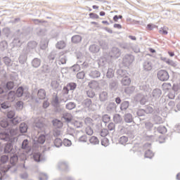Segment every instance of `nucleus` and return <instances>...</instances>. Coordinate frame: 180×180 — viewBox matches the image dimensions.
Instances as JSON below:
<instances>
[{"label":"nucleus","mask_w":180,"mask_h":180,"mask_svg":"<svg viewBox=\"0 0 180 180\" xmlns=\"http://www.w3.org/2000/svg\"><path fill=\"white\" fill-rule=\"evenodd\" d=\"M135 101L136 102H139L141 105H146L148 102L147 96H144L141 94H138L135 96Z\"/></svg>","instance_id":"12"},{"label":"nucleus","mask_w":180,"mask_h":180,"mask_svg":"<svg viewBox=\"0 0 180 180\" xmlns=\"http://www.w3.org/2000/svg\"><path fill=\"white\" fill-rule=\"evenodd\" d=\"M136 115L139 117L140 120H146L147 118V114H146V111H144V108L139 109L136 111Z\"/></svg>","instance_id":"22"},{"label":"nucleus","mask_w":180,"mask_h":180,"mask_svg":"<svg viewBox=\"0 0 180 180\" xmlns=\"http://www.w3.org/2000/svg\"><path fill=\"white\" fill-rule=\"evenodd\" d=\"M9 161V157L8 155H2L0 158V180H5L9 178V176L6 172L10 171V172L15 173L18 171V167H11L9 165H5Z\"/></svg>","instance_id":"1"},{"label":"nucleus","mask_w":180,"mask_h":180,"mask_svg":"<svg viewBox=\"0 0 180 180\" xmlns=\"http://www.w3.org/2000/svg\"><path fill=\"white\" fill-rule=\"evenodd\" d=\"M31 65L33 67V68H39L40 65H41V59L39 58H34L32 61H31Z\"/></svg>","instance_id":"24"},{"label":"nucleus","mask_w":180,"mask_h":180,"mask_svg":"<svg viewBox=\"0 0 180 180\" xmlns=\"http://www.w3.org/2000/svg\"><path fill=\"white\" fill-rule=\"evenodd\" d=\"M27 49H23L22 53L20 54L18 60L20 64H25L27 61Z\"/></svg>","instance_id":"14"},{"label":"nucleus","mask_w":180,"mask_h":180,"mask_svg":"<svg viewBox=\"0 0 180 180\" xmlns=\"http://www.w3.org/2000/svg\"><path fill=\"white\" fill-rule=\"evenodd\" d=\"M88 85L91 89H99V82H98V81H91L89 82Z\"/></svg>","instance_id":"36"},{"label":"nucleus","mask_w":180,"mask_h":180,"mask_svg":"<svg viewBox=\"0 0 180 180\" xmlns=\"http://www.w3.org/2000/svg\"><path fill=\"white\" fill-rule=\"evenodd\" d=\"M162 95V91L160 89H155L152 91V96L155 98V99H158L159 98H161V96Z\"/></svg>","instance_id":"29"},{"label":"nucleus","mask_w":180,"mask_h":180,"mask_svg":"<svg viewBox=\"0 0 180 180\" xmlns=\"http://www.w3.org/2000/svg\"><path fill=\"white\" fill-rule=\"evenodd\" d=\"M106 77L108 79L113 78L115 77V70L112 68H108L106 72Z\"/></svg>","instance_id":"49"},{"label":"nucleus","mask_w":180,"mask_h":180,"mask_svg":"<svg viewBox=\"0 0 180 180\" xmlns=\"http://www.w3.org/2000/svg\"><path fill=\"white\" fill-rule=\"evenodd\" d=\"M15 108L17 110H22V109H23V103L22 101H18L15 103Z\"/></svg>","instance_id":"64"},{"label":"nucleus","mask_w":180,"mask_h":180,"mask_svg":"<svg viewBox=\"0 0 180 180\" xmlns=\"http://www.w3.org/2000/svg\"><path fill=\"white\" fill-rule=\"evenodd\" d=\"M134 61V56L131 54H126L122 59V63L125 67H129Z\"/></svg>","instance_id":"7"},{"label":"nucleus","mask_w":180,"mask_h":180,"mask_svg":"<svg viewBox=\"0 0 180 180\" xmlns=\"http://www.w3.org/2000/svg\"><path fill=\"white\" fill-rule=\"evenodd\" d=\"M162 88L165 89V91H169L172 89V85L171 83H163Z\"/></svg>","instance_id":"61"},{"label":"nucleus","mask_w":180,"mask_h":180,"mask_svg":"<svg viewBox=\"0 0 180 180\" xmlns=\"http://www.w3.org/2000/svg\"><path fill=\"white\" fill-rule=\"evenodd\" d=\"M116 108H117L116 103L110 101L107 105L106 110L108 113H113L116 110Z\"/></svg>","instance_id":"16"},{"label":"nucleus","mask_w":180,"mask_h":180,"mask_svg":"<svg viewBox=\"0 0 180 180\" xmlns=\"http://www.w3.org/2000/svg\"><path fill=\"white\" fill-rule=\"evenodd\" d=\"M109 99H110L109 91L103 90L98 93V103H101V105H103V103H108V102H109Z\"/></svg>","instance_id":"4"},{"label":"nucleus","mask_w":180,"mask_h":180,"mask_svg":"<svg viewBox=\"0 0 180 180\" xmlns=\"http://www.w3.org/2000/svg\"><path fill=\"white\" fill-rule=\"evenodd\" d=\"M36 47H37V42L35 41H31L27 43V46L24 48L23 50H27V53H33L34 50H36Z\"/></svg>","instance_id":"11"},{"label":"nucleus","mask_w":180,"mask_h":180,"mask_svg":"<svg viewBox=\"0 0 180 180\" xmlns=\"http://www.w3.org/2000/svg\"><path fill=\"white\" fill-rule=\"evenodd\" d=\"M51 123L55 129H61L63 127V122L58 119H53Z\"/></svg>","instance_id":"32"},{"label":"nucleus","mask_w":180,"mask_h":180,"mask_svg":"<svg viewBox=\"0 0 180 180\" xmlns=\"http://www.w3.org/2000/svg\"><path fill=\"white\" fill-rule=\"evenodd\" d=\"M143 110L146 115H151L154 112V108L151 105H146Z\"/></svg>","instance_id":"50"},{"label":"nucleus","mask_w":180,"mask_h":180,"mask_svg":"<svg viewBox=\"0 0 180 180\" xmlns=\"http://www.w3.org/2000/svg\"><path fill=\"white\" fill-rule=\"evenodd\" d=\"M15 86V83L12 81H8L6 82V84L4 85L5 89H8V91H11V89H13Z\"/></svg>","instance_id":"46"},{"label":"nucleus","mask_w":180,"mask_h":180,"mask_svg":"<svg viewBox=\"0 0 180 180\" xmlns=\"http://www.w3.org/2000/svg\"><path fill=\"white\" fill-rule=\"evenodd\" d=\"M144 157L145 158H150V160H151V158L154 157V153H153L151 150L148 149L146 150Z\"/></svg>","instance_id":"52"},{"label":"nucleus","mask_w":180,"mask_h":180,"mask_svg":"<svg viewBox=\"0 0 180 180\" xmlns=\"http://www.w3.org/2000/svg\"><path fill=\"white\" fill-rule=\"evenodd\" d=\"M8 49V42L6 41H1L0 42V49L1 51H5Z\"/></svg>","instance_id":"60"},{"label":"nucleus","mask_w":180,"mask_h":180,"mask_svg":"<svg viewBox=\"0 0 180 180\" xmlns=\"http://www.w3.org/2000/svg\"><path fill=\"white\" fill-rule=\"evenodd\" d=\"M22 36L23 35L19 34V30H18L13 39V46H16L17 47H20V46H22V43H23V41H22Z\"/></svg>","instance_id":"6"},{"label":"nucleus","mask_w":180,"mask_h":180,"mask_svg":"<svg viewBox=\"0 0 180 180\" xmlns=\"http://www.w3.org/2000/svg\"><path fill=\"white\" fill-rule=\"evenodd\" d=\"M89 141L91 144H93V146H96V144H99V139L95 136H91L89 139Z\"/></svg>","instance_id":"54"},{"label":"nucleus","mask_w":180,"mask_h":180,"mask_svg":"<svg viewBox=\"0 0 180 180\" xmlns=\"http://www.w3.org/2000/svg\"><path fill=\"white\" fill-rule=\"evenodd\" d=\"M81 63H82V60H77V63L72 67H70V70L73 72H78L79 70H81Z\"/></svg>","instance_id":"34"},{"label":"nucleus","mask_w":180,"mask_h":180,"mask_svg":"<svg viewBox=\"0 0 180 180\" xmlns=\"http://www.w3.org/2000/svg\"><path fill=\"white\" fill-rule=\"evenodd\" d=\"M71 41L73 44H79L82 41V37L79 34L73 35Z\"/></svg>","instance_id":"23"},{"label":"nucleus","mask_w":180,"mask_h":180,"mask_svg":"<svg viewBox=\"0 0 180 180\" xmlns=\"http://www.w3.org/2000/svg\"><path fill=\"white\" fill-rule=\"evenodd\" d=\"M86 94L87 98H89L90 99H94V98H95V96L96 95L95 94V91L92 89L86 91Z\"/></svg>","instance_id":"47"},{"label":"nucleus","mask_w":180,"mask_h":180,"mask_svg":"<svg viewBox=\"0 0 180 180\" xmlns=\"http://www.w3.org/2000/svg\"><path fill=\"white\" fill-rule=\"evenodd\" d=\"M16 124H19V120H3L0 122L1 127L3 129H8L11 130L13 126H16Z\"/></svg>","instance_id":"3"},{"label":"nucleus","mask_w":180,"mask_h":180,"mask_svg":"<svg viewBox=\"0 0 180 180\" xmlns=\"http://www.w3.org/2000/svg\"><path fill=\"white\" fill-rule=\"evenodd\" d=\"M157 77L159 81L165 82L169 79V73L166 70H160L157 72Z\"/></svg>","instance_id":"5"},{"label":"nucleus","mask_w":180,"mask_h":180,"mask_svg":"<svg viewBox=\"0 0 180 180\" xmlns=\"http://www.w3.org/2000/svg\"><path fill=\"white\" fill-rule=\"evenodd\" d=\"M46 99V90L44 89H40L37 91V97L35 99L37 103H40V101Z\"/></svg>","instance_id":"10"},{"label":"nucleus","mask_w":180,"mask_h":180,"mask_svg":"<svg viewBox=\"0 0 180 180\" xmlns=\"http://www.w3.org/2000/svg\"><path fill=\"white\" fill-rule=\"evenodd\" d=\"M124 120L125 123H133V122H134L133 115L129 112L125 113L124 115Z\"/></svg>","instance_id":"31"},{"label":"nucleus","mask_w":180,"mask_h":180,"mask_svg":"<svg viewBox=\"0 0 180 180\" xmlns=\"http://www.w3.org/2000/svg\"><path fill=\"white\" fill-rule=\"evenodd\" d=\"M142 69L145 72H148L153 70V63L150 60H145L142 63Z\"/></svg>","instance_id":"13"},{"label":"nucleus","mask_w":180,"mask_h":180,"mask_svg":"<svg viewBox=\"0 0 180 180\" xmlns=\"http://www.w3.org/2000/svg\"><path fill=\"white\" fill-rule=\"evenodd\" d=\"M66 85L69 87L70 91H75L77 89V85L75 82H69Z\"/></svg>","instance_id":"59"},{"label":"nucleus","mask_w":180,"mask_h":180,"mask_svg":"<svg viewBox=\"0 0 180 180\" xmlns=\"http://www.w3.org/2000/svg\"><path fill=\"white\" fill-rule=\"evenodd\" d=\"M120 47L123 49L124 50H129L130 49V44H127L126 42H122L119 44Z\"/></svg>","instance_id":"62"},{"label":"nucleus","mask_w":180,"mask_h":180,"mask_svg":"<svg viewBox=\"0 0 180 180\" xmlns=\"http://www.w3.org/2000/svg\"><path fill=\"white\" fill-rule=\"evenodd\" d=\"M11 104L9 101H4L0 103V110L3 112V113L6 112V110H9L8 109L11 108Z\"/></svg>","instance_id":"15"},{"label":"nucleus","mask_w":180,"mask_h":180,"mask_svg":"<svg viewBox=\"0 0 180 180\" xmlns=\"http://www.w3.org/2000/svg\"><path fill=\"white\" fill-rule=\"evenodd\" d=\"M83 105L88 109L91 108V105H92V100L91 98H86L83 101Z\"/></svg>","instance_id":"51"},{"label":"nucleus","mask_w":180,"mask_h":180,"mask_svg":"<svg viewBox=\"0 0 180 180\" xmlns=\"http://www.w3.org/2000/svg\"><path fill=\"white\" fill-rule=\"evenodd\" d=\"M75 108H77V103L72 101L68 102L65 104V109H67V110H74Z\"/></svg>","instance_id":"37"},{"label":"nucleus","mask_w":180,"mask_h":180,"mask_svg":"<svg viewBox=\"0 0 180 180\" xmlns=\"http://www.w3.org/2000/svg\"><path fill=\"white\" fill-rule=\"evenodd\" d=\"M53 144H54L55 147H56L57 148H60V147H61V146H63V141L60 138H56L53 141Z\"/></svg>","instance_id":"48"},{"label":"nucleus","mask_w":180,"mask_h":180,"mask_svg":"<svg viewBox=\"0 0 180 180\" xmlns=\"http://www.w3.org/2000/svg\"><path fill=\"white\" fill-rule=\"evenodd\" d=\"M46 136L47 134H46V132H42L38 137L34 139V144H43L44 143H46Z\"/></svg>","instance_id":"8"},{"label":"nucleus","mask_w":180,"mask_h":180,"mask_svg":"<svg viewBox=\"0 0 180 180\" xmlns=\"http://www.w3.org/2000/svg\"><path fill=\"white\" fill-rule=\"evenodd\" d=\"M90 78L96 79L101 77V72L96 69H91L89 73Z\"/></svg>","instance_id":"19"},{"label":"nucleus","mask_w":180,"mask_h":180,"mask_svg":"<svg viewBox=\"0 0 180 180\" xmlns=\"http://www.w3.org/2000/svg\"><path fill=\"white\" fill-rule=\"evenodd\" d=\"M4 113H6V117L8 119V120H18V118L15 117V115H16L15 110H6V112Z\"/></svg>","instance_id":"18"},{"label":"nucleus","mask_w":180,"mask_h":180,"mask_svg":"<svg viewBox=\"0 0 180 180\" xmlns=\"http://www.w3.org/2000/svg\"><path fill=\"white\" fill-rule=\"evenodd\" d=\"M19 131L21 134H24V133H27V124L25 122H22L19 126Z\"/></svg>","instance_id":"39"},{"label":"nucleus","mask_w":180,"mask_h":180,"mask_svg":"<svg viewBox=\"0 0 180 180\" xmlns=\"http://www.w3.org/2000/svg\"><path fill=\"white\" fill-rule=\"evenodd\" d=\"M21 148H22V150H26L27 153H30V151L32 150V148L29 146V140L27 139L23 140L21 144Z\"/></svg>","instance_id":"26"},{"label":"nucleus","mask_w":180,"mask_h":180,"mask_svg":"<svg viewBox=\"0 0 180 180\" xmlns=\"http://www.w3.org/2000/svg\"><path fill=\"white\" fill-rule=\"evenodd\" d=\"M109 88L110 91H115V89H117V82L115 80H112L109 83Z\"/></svg>","instance_id":"45"},{"label":"nucleus","mask_w":180,"mask_h":180,"mask_svg":"<svg viewBox=\"0 0 180 180\" xmlns=\"http://www.w3.org/2000/svg\"><path fill=\"white\" fill-rule=\"evenodd\" d=\"M73 124L76 129H82L84 127V122L76 120L74 122Z\"/></svg>","instance_id":"58"},{"label":"nucleus","mask_w":180,"mask_h":180,"mask_svg":"<svg viewBox=\"0 0 180 180\" xmlns=\"http://www.w3.org/2000/svg\"><path fill=\"white\" fill-rule=\"evenodd\" d=\"M121 84L123 86H129L130 84H131V79L128 76H125L121 80Z\"/></svg>","instance_id":"33"},{"label":"nucleus","mask_w":180,"mask_h":180,"mask_svg":"<svg viewBox=\"0 0 180 180\" xmlns=\"http://www.w3.org/2000/svg\"><path fill=\"white\" fill-rule=\"evenodd\" d=\"M42 70V72H45L46 74H49L50 72H51V67H50V65H44L41 67Z\"/></svg>","instance_id":"53"},{"label":"nucleus","mask_w":180,"mask_h":180,"mask_svg":"<svg viewBox=\"0 0 180 180\" xmlns=\"http://www.w3.org/2000/svg\"><path fill=\"white\" fill-rule=\"evenodd\" d=\"M37 36H45L46 35V30L41 28L37 29Z\"/></svg>","instance_id":"63"},{"label":"nucleus","mask_w":180,"mask_h":180,"mask_svg":"<svg viewBox=\"0 0 180 180\" xmlns=\"http://www.w3.org/2000/svg\"><path fill=\"white\" fill-rule=\"evenodd\" d=\"M122 52L120 49L116 46L112 47L110 51V57H111V58H119Z\"/></svg>","instance_id":"9"},{"label":"nucleus","mask_w":180,"mask_h":180,"mask_svg":"<svg viewBox=\"0 0 180 180\" xmlns=\"http://www.w3.org/2000/svg\"><path fill=\"white\" fill-rule=\"evenodd\" d=\"M52 106H53V108H58L60 106V98H58V95H56L53 99H52Z\"/></svg>","instance_id":"38"},{"label":"nucleus","mask_w":180,"mask_h":180,"mask_svg":"<svg viewBox=\"0 0 180 180\" xmlns=\"http://www.w3.org/2000/svg\"><path fill=\"white\" fill-rule=\"evenodd\" d=\"M89 50L90 53H92L93 54H96V53L101 51V47L97 44H92L90 45Z\"/></svg>","instance_id":"30"},{"label":"nucleus","mask_w":180,"mask_h":180,"mask_svg":"<svg viewBox=\"0 0 180 180\" xmlns=\"http://www.w3.org/2000/svg\"><path fill=\"white\" fill-rule=\"evenodd\" d=\"M58 169L60 171H68V163L64 161H60L58 164Z\"/></svg>","instance_id":"27"},{"label":"nucleus","mask_w":180,"mask_h":180,"mask_svg":"<svg viewBox=\"0 0 180 180\" xmlns=\"http://www.w3.org/2000/svg\"><path fill=\"white\" fill-rule=\"evenodd\" d=\"M18 161H19V157L18 156V155L12 153L10 157V165H11V167H16Z\"/></svg>","instance_id":"17"},{"label":"nucleus","mask_w":180,"mask_h":180,"mask_svg":"<svg viewBox=\"0 0 180 180\" xmlns=\"http://www.w3.org/2000/svg\"><path fill=\"white\" fill-rule=\"evenodd\" d=\"M129 106H130L129 101H122L120 104V109L123 112V111L127 110Z\"/></svg>","instance_id":"35"},{"label":"nucleus","mask_w":180,"mask_h":180,"mask_svg":"<svg viewBox=\"0 0 180 180\" xmlns=\"http://www.w3.org/2000/svg\"><path fill=\"white\" fill-rule=\"evenodd\" d=\"M15 93L17 98H22L25 94V89L22 86H19Z\"/></svg>","instance_id":"42"},{"label":"nucleus","mask_w":180,"mask_h":180,"mask_svg":"<svg viewBox=\"0 0 180 180\" xmlns=\"http://www.w3.org/2000/svg\"><path fill=\"white\" fill-rule=\"evenodd\" d=\"M6 99H7V101H8V102H13V101H15V99H16V94L15 93V91H10L5 97Z\"/></svg>","instance_id":"21"},{"label":"nucleus","mask_w":180,"mask_h":180,"mask_svg":"<svg viewBox=\"0 0 180 180\" xmlns=\"http://www.w3.org/2000/svg\"><path fill=\"white\" fill-rule=\"evenodd\" d=\"M32 158L36 162H41V161L44 160L43 158V154L39 152L34 153L32 155Z\"/></svg>","instance_id":"20"},{"label":"nucleus","mask_w":180,"mask_h":180,"mask_svg":"<svg viewBox=\"0 0 180 180\" xmlns=\"http://www.w3.org/2000/svg\"><path fill=\"white\" fill-rule=\"evenodd\" d=\"M56 49L58 50H63V49H65L67 47V43L64 41H59L56 44Z\"/></svg>","instance_id":"43"},{"label":"nucleus","mask_w":180,"mask_h":180,"mask_svg":"<svg viewBox=\"0 0 180 180\" xmlns=\"http://www.w3.org/2000/svg\"><path fill=\"white\" fill-rule=\"evenodd\" d=\"M44 123H42V122H38L37 123H35L34 124V127H37V129H41V131L42 132H45L44 130Z\"/></svg>","instance_id":"56"},{"label":"nucleus","mask_w":180,"mask_h":180,"mask_svg":"<svg viewBox=\"0 0 180 180\" xmlns=\"http://www.w3.org/2000/svg\"><path fill=\"white\" fill-rule=\"evenodd\" d=\"M113 122L117 124H120L123 122V118L120 114H115L113 116Z\"/></svg>","instance_id":"40"},{"label":"nucleus","mask_w":180,"mask_h":180,"mask_svg":"<svg viewBox=\"0 0 180 180\" xmlns=\"http://www.w3.org/2000/svg\"><path fill=\"white\" fill-rule=\"evenodd\" d=\"M98 65L99 68H106V65H108V61L106 60V58H101L99 59L98 62Z\"/></svg>","instance_id":"41"},{"label":"nucleus","mask_w":180,"mask_h":180,"mask_svg":"<svg viewBox=\"0 0 180 180\" xmlns=\"http://www.w3.org/2000/svg\"><path fill=\"white\" fill-rule=\"evenodd\" d=\"M48 44H49V41H47L46 39L41 40L40 42L41 50H46V49H47Z\"/></svg>","instance_id":"57"},{"label":"nucleus","mask_w":180,"mask_h":180,"mask_svg":"<svg viewBox=\"0 0 180 180\" xmlns=\"http://www.w3.org/2000/svg\"><path fill=\"white\" fill-rule=\"evenodd\" d=\"M134 91H136V87L134 86L127 87L124 89V92L127 95H131L134 93Z\"/></svg>","instance_id":"44"},{"label":"nucleus","mask_w":180,"mask_h":180,"mask_svg":"<svg viewBox=\"0 0 180 180\" xmlns=\"http://www.w3.org/2000/svg\"><path fill=\"white\" fill-rule=\"evenodd\" d=\"M62 119L65 120L66 123H71L72 121V114L70 112H63L62 115Z\"/></svg>","instance_id":"25"},{"label":"nucleus","mask_w":180,"mask_h":180,"mask_svg":"<svg viewBox=\"0 0 180 180\" xmlns=\"http://www.w3.org/2000/svg\"><path fill=\"white\" fill-rule=\"evenodd\" d=\"M157 132L160 134H165L167 132V127H165V126L160 125L157 128Z\"/></svg>","instance_id":"55"},{"label":"nucleus","mask_w":180,"mask_h":180,"mask_svg":"<svg viewBox=\"0 0 180 180\" xmlns=\"http://www.w3.org/2000/svg\"><path fill=\"white\" fill-rule=\"evenodd\" d=\"M0 140H3V141H7L4 148V153L5 154L15 153L13 144L16 141L15 137L11 136L9 133L3 131L1 134H0Z\"/></svg>","instance_id":"2"},{"label":"nucleus","mask_w":180,"mask_h":180,"mask_svg":"<svg viewBox=\"0 0 180 180\" xmlns=\"http://www.w3.org/2000/svg\"><path fill=\"white\" fill-rule=\"evenodd\" d=\"M116 72L118 78H124L129 75L127 70L123 69H118Z\"/></svg>","instance_id":"28"}]
</instances>
